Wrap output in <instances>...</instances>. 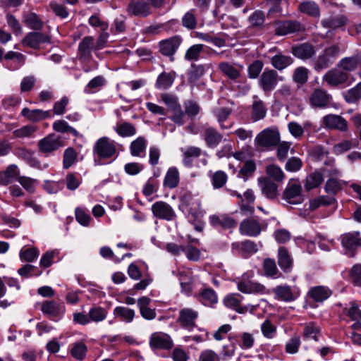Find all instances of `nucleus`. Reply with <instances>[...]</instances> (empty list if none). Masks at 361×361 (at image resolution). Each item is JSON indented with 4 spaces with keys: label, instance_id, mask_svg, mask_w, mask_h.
Segmentation results:
<instances>
[{
    "label": "nucleus",
    "instance_id": "338daca9",
    "mask_svg": "<svg viewBox=\"0 0 361 361\" xmlns=\"http://www.w3.org/2000/svg\"><path fill=\"white\" fill-rule=\"evenodd\" d=\"M6 180L8 181V184H10L13 180L18 178L20 175V169L16 164H9L5 169V170L2 171Z\"/></svg>",
    "mask_w": 361,
    "mask_h": 361
},
{
    "label": "nucleus",
    "instance_id": "5701e85b",
    "mask_svg": "<svg viewBox=\"0 0 361 361\" xmlns=\"http://www.w3.org/2000/svg\"><path fill=\"white\" fill-rule=\"evenodd\" d=\"M221 72L229 79L236 81L242 75L244 66L239 63H231L229 62H221L219 66Z\"/></svg>",
    "mask_w": 361,
    "mask_h": 361
},
{
    "label": "nucleus",
    "instance_id": "2f4dec72",
    "mask_svg": "<svg viewBox=\"0 0 361 361\" xmlns=\"http://www.w3.org/2000/svg\"><path fill=\"white\" fill-rule=\"evenodd\" d=\"M278 263L281 269L286 273L291 271L293 268V259L288 250L281 247L278 251Z\"/></svg>",
    "mask_w": 361,
    "mask_h": 361
},
{
    "label": "nucleus",
    "instance_id": "0e129e2a",
    "mask_svg": "<svg viewBox=\"0 0 361 361\" xmlns=\"http://www.w3.org/2000/svg\"><path fill=\"white\" fill-rule=\"evenodd\" d=\"M21 186L28 192L32 193L35 191V188L38 184V180L25 176H20L17 179Z\"/></svg>",
    "mask_w": 361,
    "mask_h": 361
},
{
    "label": "nucleus",
    "instance_id": "f257e3e1",
    "mask_svg": "<svg viewBox=\"0 0 361 361\" xmlns=\"http://www.w3.org/2000/svg\"><path fill=\"white\" fill-rule=\"evenodd\" d=\"M93 152L99 159L113 158L117 153L116 142L108 137H100L93 147Z\"/></svg>",
    "mask_w": 361,
    "mask_h": 361
},
{
    "label": "nucleus",
    "instance_id": "9d476101",
    "mask_svg": "<svg viewBox=\"0 0 361 361\" xmlns=\"http://www.w3.org/2000/svg\"><path fill=\"white\" fill-rule=\"evenodd\" d=\"M64 145L61 137L54 133L49 134L38 142L39 151L49 154Z\"/></svg>",
    "mask_w": 361,
    "mask_h": 361
},
{
    "label": "nucleus",
    "instance_id": "5fc2aeb1",
    "mask_svg": "<svg viewBox=\"0 0 361 361\" xmlns=\"http://www.w3.org/2000/svg\"><path fill=\"white\" fill-rule=\"evenodd\" d=\"M231 114V110L226 107L218 108L214 110V114L222 129H229L232 126V124L224 125V122L228 118Z\"/></svg>",
    "mask_w": 361,
    "mask_h": 361
},
{
    "label": "nucleus",
    "instance_id": "c9c22d12",
    "mask_svg": "<svg viewBox=\"0 0 361 361\" xmlns=\"http://www.w3.org/2000/svg\"><path fill=\"white\" fill-rule=\"evenodd\" d=\"M307 294L313 300L323 302L331 295L332 291L326 286H318L310 288Z\"/></svg>",
    "mask_w": 361,
    "mask_h": 361
},
{
    "label": "nucleus",
    "instance_id": "de8ad7c7",
    "mask_svg": "<svg viewBox=\"0 0 361 361\" xmlns=\"http://www.w3.org/2000/svg\"><path fill=\"white\" fill-rule=\"evenodd\" d=\"M114 130L118 135L123 137L133 136L137 132L135 126L128 122L117 123Z\"/></svg>",
    "mask_w": 361,
    "mask_h": 361
},
{
    "label": "nucleus",
    "instance_id": "6ab92c4d",
    "mask_svg": "<svg viewBox=\"0 0 361 361\" xmlns=\"http://www.w3.org/2000/svg\"><path fill=\"white\" fill-rule=\"evenodd\" d=\"M149 345L152 349L170 350L172 348L173 343L169 335L156 332L150 336Z\"/></svg>",
    "mask_w": 361,
    "mask_h": 361
},
{
    "label": "nucleus",
    "instance_id": "a878e982",
    "mask_svg": "<svg viewBox=\"0 0 361 361\" xmlns=\"http://www.w3.org/2000/svg\"><path fill=\"white\" fill-rule=\"evenodd\" d=\"M231 247L244 257H248L258 251L257 244L250 240L234 242L231 244Z\"/></svg>",
    "mask_w": 361,
    "mask_h": 361
},
{
    "label": "nucleus",
    "instance_id": "4d7b16f0",
    "mask_svg": "<svg viewBox=\"0 0 361 361\" xmlns=\"http://www.w3.org/2000/svg\"><path fill=\"white\" fill-rule=\"evenodd\" d=\"M263 267L266 276L274 279H277L281 276V274L279 272L274 259L270 258L266 259L264 261Z\"/></svg>",
    "mask_w": 361,
    "mask_h": 361
},
{
    "label": "nucleus",
    "instance_id": "69168bd1",
    "mask_svg": "<svg viewBox=\"0 0 361 361\" xmlns=\"http://www.w3.org/2000/svg\"><path fill=\"white\" fill-rule=\"evenodd\" d=\"M182 25L189 30H193L197 27V20L195 10H190L185 13L182 18Z\"/></svg>",
    "mask_w": 361,
    "mask_h": 361
},
{
    "label": "nucleus",
    "instance_id": "c03bdc74",
    "mask_svg": "<svg viewBox=\"0 0 361 361\" xmlns=\"http://www.w3.org/2000/svg\"><path fill=\"white\" fill-rule=\"evenodd\" d=\"M360 61L361 57L359 56L345 57L339 61L338 66L343 71L351 72L357 68Z\"/></svg>",
    "mask_w": 361,
    "mask_h": 361
},
{
    "label": "nucleus",
    "instance_id": "7ed1b4c3",
    "mask_svg": "<svg viewBox=\"0 0 361 361\" xmlns=\"http://www.w3.org/2000/svg\"><path fill=\"white\" fill-rule=\"evenodd\" d=\"M340 54V47L338 44H332L326 47L315 63L314 69L321 71L331 66Z\"/></svg>",
    "mask_w": 361,
    "mask_h": 361
},
{
    "label": "nucleus",
    "instance_id": "37998d69",
    "mask_svg": "<svg viewBox=\"0 0 361 361\" xmlns=\"http://www.w3.org/2000/svg\"><path fill=\"white\" fill-rule=\"evenodd\" d=\"M23 23L30 29L40 30L43 27V22L39 17L35 13L30 12L23 16Z\"/></svg>",
    "mask_w": 361,
    "mask_h": 361
},
{
    "label": "nucleus",
    "instance_id": "1a4fd4ad",
    "mask_svg": "<svg viewBox=\"0 0 361 361\" xmlns=\"http://www.w3.org/2000/svg\"><path fill=\"white\" fill-rule=\"evenodd\" d=\"M238 290L245 294H263L265 292V286L258 282L252 281L243 275L236 281Z\"/></svg>",
    "mask_w": 361,
    "mask_h": 361
},
{
    "label": "nucleus",
    "instance_id": "3c124183",
    "mask_svg": "<svg viewBox=\"0 0 361 361\" xmlns=\"http://www.w3.org/2000/svg\"><path fill=\"white\" fill-rule=\"evenodd\" d=\"M87 352V347L82 341L75 342L72 344L71 355L75 360L81 361L85 359Z\"/></svg>",
    "mask_w": 361,
    "mask_h": 361
},
{
    "label": "nucleus",
    "instance_id": "a211bd4d",
    "mask_svg": "<svg viewBox=\"0 0 361 361\" xmlns=\"http://www.w3.org/2000/svg\"><path fill=\"white\" fill-rule=\"evenodd\" d=\"M348 78L349 75L347 73L338 68H332L324 75L322 80L329 86L336 87L344 84Z\"/></svg>",
    "mask_w": 361,
    "mask_h": 361
},
{
    "label": "nucleus",
    "instance_id": "09e8293b",
    "mask_svg": "<svg viewBox=\"0 0 361 361\" xmlns=\"http://www.w3.org/2000/svg\"><path fill=\"white\" fill-rule=\"evenodd\" d=\"M346 23V18L343 16H331L321 21L322 25L325 28L337 29Z\"/></svg>",
    "mask_w": 361,
    "mask_h": 361
},
{
    "label": "nucleus",
    "instance_id": "39448f33",
    "mask_svg": "<svg viewBox=\"0 0 361 361\" xmlns=\"http://www.w3.org/2000/svg\"><path fill=\"white\" fill-rule=\"evenodd\" d=\"M283 79V77L279 76L275 70L265 68L259 76L258 83L265 93H270Z\"/></svg>",
    "mask_w": 361,
    "mask_h": 361
},
{
    "label": "nucleus",
    "instance_id": "49530a36",
    "mask_svg": "<svg viewBox=\"0 0 361 361\" xmlns=\"http://www.w3.org/2000/svg\"><path fill=\"white\" fill-rule=\"evenodd\" d=\"M243 299V297L238 293H230L224 297L223 302L226 307L238 312L241 306L240 303Z\"/></svg>",
    "mask_w": 361,
    "mask_h": 361
},
{
    "label": "nucleus",
    "instance_id": "20e7f679",
    "mask_svg": "<svg viewBox=\"0 0 361 361\" xmlns=\"http://www.w3.org/2000/svg\"><path fill=\"white\" fill-rule=\"evenodd\" d=\"M282 199L290 204H301L304 201V196L300 183L290 180L283 192Z\"/></svg>",
    "mask_w": 361,
    "mask_h": 361
},
{
    "label": "nucleus",
    "instance_id": "4be33fe9",
    "mask_svg": "<svg viewBox=\"0 0 361 361\" xmlns=\"http://www.w3.org/2000/svg\"><path fill=\"white\" fill-rule=\"evenodd\" d=\"M262 230L261 224L254 219H246L243 220L239 226V232L243 235L256 237L259 235Z\"/></svg>",
    "mask_w": 361,
    "mask_h": 361
},
{
    "label": "nucleus",
    "instance_id": "bb28decb",
    "mask_svg": "<svg viewBox=\"0 0 361 361\" xmlns=\"http://www.w3.org/2000/svg\"><path fill=\"white\" fill-rule=\"evenodd\" d=\"M183 157V164L185 166L191 168L195 159L199 158L202 152L201 148L196 146H187L180 149Z\"/></svg>",
    "mask_w": 361,
    "mask_h": 361
},
{
    "label": "nucleus",
    "instance_id": "dca6fc26",
    "mask_svg": "<svg viewBox=\"0 0 361 361\" xmlns=\"http://www.w3.org/2000/svg\"><path fill=\"white\" fill-rule=\"evenodd\" d=\"M198 315V312L192 308H183L179 311L177 322L183 328L192 329L196 326L195 322Z\"/></svg>",
    "mask_w": 361,
    "mask_h": 361
},
{
    "label": "nucleus",
    "instance_id": "e433bc0d",
    "mask_svg": "<svg viewBox=\"0 0 361 361\" xmlns=\"http://www.w3.org/2000/svg\"><path fill=\"white\" fill-rule=\"evenodd\" d=\"M147 141L142 137L140 136L134 140L130 145V152L133 157H144L147 148Z\"/></svg>",
    "mask_w": 361,
    "mask_h": 361
},
{
    "label": "nucleus",
    "instance_id": "cd10ccee",
    "mask_svg": "<svg viewBox=\"0 0 361 361\" xmlns=\"http://www.w3.org/2000/svg\"><path fill=\"white\" fill-rule=\"evenodd\" d=\"M20 114L27 121L33 123H37L51 117L50 111L38 109H30L27 107L23 108Z\"/></svg>",
    "mask_w": 361,
    "mask_h": 361
},
{
    "label": "nucleus",
    "instance_id": "f704fd0d",
    "mask_svg": "<svg viewBox=\"0 0 361 361\" xmlns=\"http://www.w3.org/2000/svg\"><path fill=\"white\" fill-rule=\"evenodd\" d=\"M293 54L300 59H308L315 54V50L312 44L303 43L300 45L293 47Z\"/></svg>",
    "mask_w": 361,
    "mask_h": 361
},
{
    "label": "nucleus",
    "instance_id": "b1692460",
    "mask_svg": "<svg viewBox=\"0 0 361 361\" xmlns=\"http://www.w3.org/2000/svg\"><path fill=\"white\" fill-rule=\"evenodd\" d=\"M182 41V37L178 35L162 40L159 42V51L164 56H173L179 48Z\"/></svg>",
    "mask_w": 361,
    "mask_h": 361
},
{
    "label": "nucleus",
    "instance_id": "423d86ee",
    "mask_svg": "<svg viewBox=\"0 0 361 361\" xmlns=\"http://www.w3.org/2000/svg\"><path fill=\"white\" fill-rule=\"evenodd\" d=\"M40 310L44 314L52 320L61 319L65 313V306L62 302L46 300L40 304Z\"/></svg>",
    "mask_w": 361,
    "mask_h": 361
},
{
    "label": "nucleus",
    "instance_id": "bf43d9fd",
    "mask_svg": "<svg viewBox=\"0 0 361 361\" xmlns=\"http://www.w3.org/2000/svg\"><path fill=\"white\" fill-rule=\"evenodd\" d=\"M319 335V329L314 323L309 322L305 324L302 336L305 339L317 341Z\"/></svg>",
    "mask_w": 361,
    "mask_h": 361
},
{
    "label": "nucleus",
    "instance_id": "79ce46f5",
    "mask_svg": "<svg viewBox=\"0 0 361 361\" xmlns=\"http://www.w3.org/2000/svg\"><path fill=\"white\" fill-rule=\"evenodd\" d=\"M53 130L60 133H70L75 137H80L81 135L73 127L71 126L68 122L64 120H56L53 123Z\"/></svg>",
    "mask_w": 361,
    "mask_h": 361
},
{
    "label": "nucleus",
    "instance_id": "052dcab7",
    "mask_svg": "<svg viewBox=\"0 0 361 361\" xmlns=\"http://www.w3.org/2000/svg\"><path fill=\"white\" fill-rule=\"evenodd\" d=\"M88 313L90 322H99L106 319L108 312L103 307L94 306L90 310Z\"/></svg>",
    "mask_w": 361,
    "mask_h": 361
},
{
    "label": "nucleus",
    "instance_id": "6e6552de",
    "mask_svg": "<svg viewBox=\"0 0 361 361\" xmlns=\"http://www.w3.org/2000/svg\"><path fill=\"white\" fill-rule=\"evenodd\" d=\"M126 11L129 16L145 18L152 13V10L145 0H131L127 7Z\"/></svg>",
    "mask_w": 361,
    "mask_h": 361
},
{
    "label": "nucleus",
    "instance_id": "9b49d317",
    "mask_svg": "<svg viewBox=\"0 0 361 361\" xmlns=\"http://www.w3.org/2000/svg\"><path fill=\"white\" fill-rule=\"evenodd\" d=\"M152 212L155 217L169 221L174 220L176 217L172 207L164 201L154 202L152 206Z\"/></svg>",
    "mask_w": 361,
    "mask_h": 361
},
{
    "label": "nucleus",
    "instance_id": "4468645a",
    "mask_svg": "<svg viewBox=\"0 0 361 361\" xmlns=\"http://www.w3.org/2000/svg\"><path fill=\"white\" fill-rule=\"evenodd\" d=\"M304 30V26L295 20L278 21L275 23V34L279 36Z\"/></svg>",
    "mask_w": 361,
    "mask_h": 361
},
{
    "label": "nucleus",
    "instance_id": "13d9d810",
    "mask_svg": "<svg viewBox=\"0 0 361 361\" xmlns=\"http://www.w3.org/2000/svg\"><path fill=\"white\" fill-rule=\"evenodd\" d=\"M204 45L201 44H194L190 47L185 54V59L192 61H197L203 52Z\"/></svg>",
    "mask_w": 361,
    "mask_h": 361
},
{
    "label": "nucleus",
    "instance_id": "774afa93",
    "mask_svg": "<svg viewBox=\"0 0 361 361\" xmlns=\"http://www.w3.org/2000/svg\"><path fill=\"white\" fill-rule=\"evenodd\" d=\"M76 221L82 226H88L92 221L90 215L82 208L77 207L75 209Z\"/></svg>",
    "mask_w": 361,
    "mask_h": 361
},
{
    "label": "nucleus",
    "instance_id": "c756f323",
    "mask_svg": "<svg viewBox=\"0 0 361 361\" xmlns=\"http://www.w3.org/2000/svg\"><path fill=\"white\" fill-rule=\"evenodd\" d=\"M197 298L200 302L205 306L212 307L218 302L216 293L210 288H204L200 290Z\"/></svg>",
    "mask_w": 361,
    "mask_h": 361
},
{
    "label": "nucleus",
    "instance_id": "f3484780",
    "mask_svg": "<svg viewBox=\"0 0 361 361\" xmlns=\"http://www.w3.org/2000/svg\"><path fill=\"white\" fill-rule=\"evenodd\" d=\"M275 298L284 302H292L300 295V291L297 288H291L288 285L278 286L273 289Z\"/></svg>",
    "mask_w": 361,
    "mask_h": 361
},
{
    "label": "nucleus",
    "instance_id": "4c0bfd02",
    "mask_svg": "<svg viewBox=\"0 0 361 361\" xmlns=\"http://www.w3.org/2000/svg\"><path fill=\"white\" fill-rule=\"evenodd\" d=\"M229 340L232 338H236L238 342L239 346L242 349H250L252 348L255 343V339L253 334L249 332L240 333L235 336L230 335L228 336Z\"/></svg>",
    "mask_w": 361,
    "mask_h": 361
},
{
    "label": "nucleus",
    "instance_id": "603ef678",
    "mask_svg": "<svg viewBox=\"0 0 361 361\" xmlns=\"http://www.w3.org/2000/svg\"><path fill=\"white\" fill-rule=\"evenodd\" d=\"M94 45V38L87 36L80 42L78 51L82 58H89L91 56V50Z\"/></svg>",
    "mask_w": 361,
    "mask_h": 361
},
{
    "label": "nucleus",
    "instance_id": "7c9ffc66",
    "mask_svg": "<svg viewBox=\"0 0 361 361\" xmlns=\"http://www.w3.org/2000/svg\"><path fill=\"white\" fill-rule=\"evenodd\" d=\"M150 302L151 299L146 296L141 297L137 300V306L140 315L147 320H152L157 316L155 309H152L149 307Z\"/></svg>",
    "mask_w": 361,
    "mask_h": 361
},
{
    "label": "nucleus",
    "instance_id": "2eb2a0df",
    "mask_svg": "<svg viewBox=\"0 0 361 361\" xmlns=\"http://www.w3.org/2000/svg\"><path fill=\"white\" fill-rule=\"evenodd\" d=\"M342 246L350 257L355 255V250L361 246V237L357 231L344 233L341 236Z\"/></svg>",
    "mask_w": 361,
    "mask_h": 361
},
{
    "label": "nucleus",
    "instance_id": "864d4df0",
    "mask_svg": "<svg viewBox=\"0 0 361 361\" xmlns=\"http://www.w3.org/2000/svg\"><path fill=\"white\" fill-rule=\"evenodd\" d=\"M179 182V173L176 168H170L165 176L164 185L169 188H176Z\"/></svg>",
    "mask_w": 361,
    "mask_h": 361
},
{
    "label": "nucleus",
    "instance_id": "680f3d73",
    "mask_svg": "<svg viewBox=\"0 0 361 361\" xmlns=\"http://www.w3.org/2000/svg\"><path fill=\"white\" fill-rule=\"evenodd\" d=\"M267 109L261 100L255 101L252 104V118L257 121L265 117Z\"/></svg>",
    "mask_w": 361,
    "mask_h": 361
},
{
    "label": "nucleus",
    "instance_id": "6e6d98bb",
    "mask_svg": "<svg viewBox=\"0 0 361 361\" xmlns=\"http://www.w3.org/2000/svg\"><path fill=\"white\" fill-rule=\"evenodd\" d=\"M343 183L344 182L339 179L330 178L325 183L324 190L329 195H335L341 190Z\"/></svg>",
    "mask_w": 361,
    "mask_h": 361
},
{
    "label": "nucleus",
    "instance_id": "0eeeda50",
    "mask_svg": "<svg viewBox=\"0 0 361 361\" xmlns=\"http://www.w3.org/2000/svg\"><path fill=\"white\" fill-rule=\"evenodd\" d=\"M51 42V37L46 33L40 32H30L22 40L24 47L34 49H40L41 46Z\"/></svg>",
    "mask_w": 361,
    "mask_h": 361
},
{
    "label": "nucleus",
    "instance_id": "e2e57ef3",
    "mask_svg": "<svg viewBox=\"0 0 361 361\" xmlns=\"http://www.w3.org/2000/svg\"><path fill=\"white\" fill-rule=\"evenodd\" d=\"M266 173L276 182H282L285 178V174L281 167L275 164L267 166Z\"/></svg>",
    "mask_w": 361,
    "mask_h": 361
},
{
    "label": "nucleus",
    "instance_id": "a18cd8bd",
    "mask_svg": "<svg viewBox=\"0 0 361 361\" xmlns=\"http://www.w3.org/2000/svg\"><path fill=\"white\" fill-rule=\"evenodd\" d=\"M38 128L32 124L22 126L13 131V136L15 138L24 139L33 137Z\"/></svg>",
    "mask_w": 361,
    "mask_h": 361
},
{
    "label": "nucleus",
    "instance_id": "ea45409f",
    "mask_svg": "<svg viewBox=\"0 0 361 361\" xmlns=\"http://www.w3.org/2000/svg\"><path fill=\"white\" fill-rule=\"evenodd\" d=\"M114 314L120 321L126 323H130L135 318V312L134 310L127 307L118 306L114 308Z\"/></svg>",
    "mask_w": 361,
    "mask_h": 361
},
{
    "label": "nucleus",
    "instance_id": "8fccbe9b",
    "mask_svg": "<svg viewBox=\"0 0 361 361\" xmlns=\"http://www.w3.org/2000/svg\"><path fill=\"white\" fill-rule=\"evenodd\" d=\"M309 73L310 71L307 68L304 66L298 67L293 71L292 80L298 85H303L308 80Z\"/></svg>",
    "mask_w": 361,
    "mask_h": 361
},
{
    "label": "nucleus",
    "instance_id": "393cba45",
    "mask_svg": "<svg viewBox=\"0 0 361 361\" xmlns=\"http://www.w3.org/2000/svg\"><path fill=\"white\" fill-rule=\"evenodd\" d=\"M258 183L262 194L269 200L276 199L279 193L278 185L267 177H262L258 179Z\"/></svg>",
    "mask_w": 361,
    "mask_h": 361
},
{
    "label": "nucleus",
    "instance_id": "412c9836",
    "mask_svg": "<svg viewBox=\"0 0 361 361\" xmlns=\"http://www.w3.org/2000/svg\"><path fill=\"white\" fill-rule=\"evenodd\" d=\"M322 123L326 128L345 132L348 130L347 121L339 115L329 114L323 117Z\"/></svg>",
    "mask_w": 361,
    "mask_h": 361
},
{
    "label": "nucleus",
    "instance_id": "58836bf2",
    "mask_svg": "<svg viewBox=\"0 0 361 361\" xmlns=\"http://www.w3.org/2000/svg\"><path fill=\"white\" fill-rule=\"evenodd\" d=\"M298 10L310 17L319 18L320 8L319 5L313 1H302L298 5Z\"/></svg>",
    "mask_w": 361,
    "mask_h": 361
},
{
    "label": "nucleus",
    "instance_id": "f8f14e48",
    "mask_svg": "<svg viewBox=\"0 0 361 361\" xmlns=\"http://www.w3.org/2000/svg\"><path fill=\"white\" fill-rule=\"evenodd\" d=\"M182 206L184 209L195 219L201 214V202L200 199L190 193H185L181 197Z\"/></svg>",
    "mask_w": 361,
    "mask_h": 361
},
{
    "label": "nucleus",
    "instance_id": "72a5a7b5",
    "mask_svg": "<svg viewBox=\"0 0 361 361\" xmlns=\"http://www.w3.org/2000/svg\"><path fill=\"white\" fill-rule=\"evenodd\" d=\"M270 62L275 69L281 71L293 63V59L281 52H278L271 58Z\"/></svg>",
    "mask_w": 361,
    "mask_h": 361
},
{
    "label": "nucleus",
    "instance_id": "a19ab883",
    "mask_svg": "<svg viewBox=\"0 0 361 361\" xmlns=\"http://www.w3.org/2000/svg\"><path fill=\"white\" fill-rule=\"evenodd\" d=\"M324 181L323 175L319 171H314L305 178L304 186L307 191L318 188Z\"/></svg>",
    "mask_w": 361,
    "mask_h": 361
},
{
    "label": "nucleus",
    "instance_id": "c85d7f7f",
    "mask_svg": "<svg viewBox=\"0 0 361 361\" xmlns=\"http://www.w3.org/2000/svg\"><path fill=\"white\" fill-rule=\"evenodd\" d=\"M209 220L213 226L223 228H233L237 226V221L227 214L212 215L209 217Z\"/></svg>",
    "mask_w": 361,
    "mask_h": 361
},
{
    "label": "nucleus",
    "instance_id": "aec40b11",
    "mask_svg": "<svg viewBox=\"0 0 361 361\" xmlns=\"http://www.w3.org/2000/svg\"><path fill=\"white\" fill-rule=\"evenodd\" d=\"M331 96L322 89H315L309 97V102L314 108H325L331 101Z\"/></svg>",
    "mask_w": 361,
    "mask_h": 361
},
{
    "label": "nucleus",
    "instance_id": "ddd939ff",
    "mask_svg": "<svg viewBox=\"0 0 361 361\" xmlns=\"http://www.w3.org/2000/svg\"><path fill=\"white\" fill-rule=\"evenodd\" d=\"M202 137L209 148L216 147L223 140L222 134L207 123L203 126Z\"/></svg>",
    "mask_w": 361,
    "mask_h": 361
},
{
    "label": "nucleus",
    "instance_id": "473e14b6",
    "mask_svg": "<svg viewBox=\"0 0 361 361\" xmlns=\"http://www.w3.org/2000/svg\"><path fill=\"white\" fill-rule=\"evenodd\" d=\"M176 73L174 71L162 72L157 78L155 87L160 90L169 89L173 83Z\"/></svg>",
    "mask_w": 361,
    "mask_h": 361
},
{
    "label": "nucleus",
    "instance_id": "f03ea898",
    "mask_svg": "<svg viewBox=\"0 0 361 361\" xmlns=\"http://www.w3.org/2000/svg\"><path fill=\"white\" fill-rule=\"evenodd\" d=\"M280 142V133L276 128H266L258 133L255 139V145L264 149H270Z\"/></svg>",
    "mask_w": 361,
    "mask_h": 361
}]
</instances>
